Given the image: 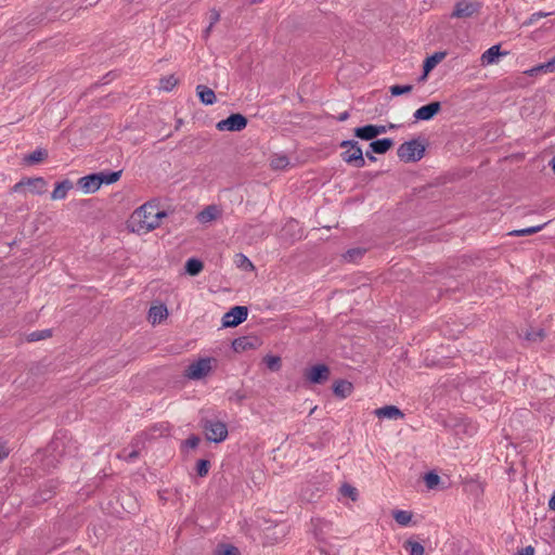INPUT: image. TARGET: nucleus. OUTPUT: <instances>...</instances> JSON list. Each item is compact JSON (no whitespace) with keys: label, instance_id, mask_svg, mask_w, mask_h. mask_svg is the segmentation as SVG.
Here are the masks:
<instances>
[{"label":"nucleus","instance_id":"obj_36","mask_svg":"<svg viewBox=\"0 0 555 555\" xmlns=\"http://www.w3.org/2000/svg\"><path fill=\"white\" fill-rule=\"evenodd\" d=\"M340 493L345 496L350 498L352 501H356L358 498V491L354 487L348 483H344L340 487Z\"/></svg>","mask_w":555,"mask_h":555},{"label":"nucleus","instance_id":"obj_12","mask_svg":"<svg viewBox=\"0 0 555 555\" xmlns=\"http://www.w3.org/2000/svg\"><path fill=\"white\" fill-rule=\"evenodd\" d=\"M78 185L83 193L90 194L96 192L101 188L102 181L98 173H92L80 178L78 180Z\"/></svg>","mask_w":555,"mask_h":555},{"label":"nucleus","instance_id":"obj_39","mask_svg":"<svg viewBox=\"0 0 555 555\" xmlns=\"http://www.w3.org/2000/svg\"><path fill=\"white\" fill-rule=\"evenodd\" d=\"M50 335H51V332L49 330L37 331V332H33L28 335V340L29 341H38V340L49 337Z\"/></svg>","mask_w":555,"mask_h":555},{"label":"nucleus","instance_id":"obj_49","mask_svg":"<svg viewBox=\"0 0 555 555\" xmlns=\"http://www.w3.org/2000/svg\"><path fill=\"white\" fill-rule=\"evenodd\" d=\"M548 508L555 511V493L551 496L548 501Z\"/></svg>","mask_w":555,"mask_h":555},{"label":"nucleus","instance_id":"obj_44","mask_svg":"<svg viewBox=\"0 0 555 555\" xmlns=\"http://www.w3.org/2000/svg\"><path fill=\"white\" fill-rule=\"evenodd\" d=\"M219 17H220V15H219L218 12H216V11L211 12V14H210V24H209V26H208V28L206 30L207 34L210 31L212 25L219 21Z\"/></svg>","mask_w":555,"mask_h":555},{"label":"nucleus","instance_id":"obj_6","mask_svg":"<svg viewBox=\"0 0 555 555\" xmlns=\"http://www.w3.org/2000/svg\"><path fill=\"white\" fill-rule=\"evenodd\" d=\"M247 126V118L242 114H232L228 118L217 122L216 128L219 131H241Z\"/></svg>","mask_w":555,"mask_h":555},{"label":"nucleus","instance_id":"obj_17","mask_svg":"<svg viewBox=\"0 0 555 555\" xmlns=\"http://www.w3.org/2000/svg\"><path fill=\"white\" fill-rule=\"evenodd\" d=\"M379 418L399 420L403 417V413L395 405H386L374 411Z\"/></svg>","mask_w":555,"mask_h":555},{"label":"nucleus","instance_id":"obj_18","mask_svg":"<svg viewBox=\"0 0 555 555\" xmlns=\"http://www.w3.org/2000/svg\"><path fill=\"white\" fill-rule=\"evenodd\" d=\"M444 52H437L431 56H428L424 62V74L421 77V80H425L428 74L444 59Z\"/></svg>","mask_w":555,"mask_h":555},{"label":"nucleus","instance_id":"obj_11","mask_svg":"<svg viewBox=\"0 0 555 555\" xmlns=\"http://www.w3.org/2000/svg\"><path fill=\"white\" fill-rule=\"evenodd\" d=\"M386 127L385 126H377V125H366L363 127H358L354 129L356 137L362 139V140H372L376 138L377 135L385 133Z\"/></svg>","mask_w":555,"mask_h":555},{"label":"nucleus","instance_id":"obj_38","mask_svg":"<svg viewBox=\"0 0 555 555\" xmlns=\"http://www.w3.org/2000/svg\"><path fill=\"white\" fill-rule=\"evenodd\" d=\"M238 548L233 545H221L216 550V555H238Z\"/></svg>","mask_w":555,"mask_h":555},{"label":"nucleus","instance_id":"obj_29","mask_svg":"<svg viewBox=\"0 0 555 555\" xmlns=\"http://www.w3.org/2000/svg\"><path fill=\"white\" fill-rule=\"evenodd\" d=\"M178 83V79L173 75H169L163 77L159 80V89L163 91H171L176 85Z\"/></svg>","mask_w":555,"mask_h":555},{"label":"nucleus","instance_id":"obj_33","mask_svg":"<svg viewBox=\"0 0 555 555\" xmlns=\"http://www.w3.org/2000/svg\"><path fill=\"white\" fill-rule=\"evenodd\" d=\"M47 157L44 150H36L25 157V162L28 164H36L43 160Z\"/></svg>","mask_w":555,"mask_h":555},{"label":"nucleus","instance_id":"obj_46","mask_svg":"<svg viewBox=\"0 0 555 555\" xmlns=\"http://www.w3.org/2000/svg\"><path fill=\"white\" fill-rule=\"evenodd\" d=\"M9 455V448L2 441H0V461L5 459Z\"/></svg>","mask_w":555,"mask_h":555},{"label":"nucleus","instance_id":"obj_27","mask_svg":"<svg viewBox=\"0 0 555 555\" xmlns=\"http://www.w3.org/2000/svg\"><path fill=\"white\" fill-rule=\"evenodd\" d=\"M270 165L273 169H285L289 165V160L285 155H274L271 158Z\"/></svg>","mask_w":555,"mask_h":555},{"label":"nucleus","instance_id":"obj_2","mask_svg":"<svg viewBox=\"0 0 555 555\" xmlns=\"http://www.w3.org/2000/svg\"><path fill=\"white\" fill-rule=\"evenodd\" d=\"M217 359L212 357L199 358L188 365L184 376L191 380L203 379L217 367Z\"/></svg>","mask_w":555,"mask_h":555},{"label":"nucleus","instance_id":"obj_30","mask_svg":"<svg viewBox=\"0 0 555 555\" xmlns=\"http://www.w3.org/2000/svg\"><path fill=\"white\" fill-rule=\"evenodd\" d=\"M235 263L238 268L245 271H253L255 269L253 262L243 254L235 256Z\"/></svg>","mask_w":555,"mask_h":555},{"label":"nucleus","instance_id":"obj_21","mask_svg":"<svg viewBox=\"0 0 555 555\" xmlns=\"http://www.w3.org/2000/svg\"><path fill=\"white\" fill-rule=\"evenodd\" d=\"M72 188L73 183L69 180L57 183L51 194V198L54 201L64 199Z\"/></svg>","mask_w":555,"mask_h":555},{"label":"nucleus","instance_id":"obj_43","mask_svg":"<svg viewBox=\"0 0 555 555\" xmlns=\"http://www.w3.org/2000/svg\"><path fill=\"white\" fill-rule=\"evenodd\" d=\"M185 446L190 449H195L199 443V438L196 436H192L185 440Z\"/></svg>","mask_w":555,"mask_h":555},{"label":"nucleus","instance_id":"obj_20","mask_svg":"<svg viewBox=\"0 0 555 555\" xmlns=\"http://www.w3.org/2000/svg\"><path fill=\"white\" fill-rule=\"evenodd\" d=\"M196 92L203 104L211 105L216 102V94L210 88L199 85L196 88Z\"/></svg>","mask_w":555,"mask_h":555},{"label":"nucleus","instance_id":"obj_34","mask_svg":"<svg viewBox=\"0 0 555 555\" xmlns=\"http://www.w3.org/2000/svg\"><path fill=\"white\" fill-rule=\"evenodd\" d=\"M424 481L428 489H434L439 485L440 477L436 473L430 472L424 476Z\"/></svg>","mask_w":555,"mask_h":555},{"label":"nucleus","instance_id":"obj_32","mask_svg":"<svg viewBox=\"0 0 555 555\" xmlns=\"http://www.w3.org/2000/svg\"><path fill=\"white\" fill-rule=\"evenodd\" d=\"M404 547L410 552V555H424L425 553V548L421 543L411 540L404 543Z\"/></svg>","mask_w":555,"mask_h":555},{"label":"nucleus","instance_id":"obj_7","mask_svg":"<svg viewBox=\"0 0 555 555\" xmlns=\"http://www.w3.org/2000/svg\"><path fill=\"white\" fill-rule=\"evenodd\" d=\"M247 315L248 310L246 307L235 306L224 313L222 317V325L224 327H235L243 323L247 319Z\"/></svg>","mask_w":555,"mask_h":555},{"label":"nucleus","instance_id":"obj_9","mask_svg":"<svg viewBox=\"0 0 555 555\" xmlns=\"http://www.w3.org/2000/svg\"><path fill=\"white\" fill-rule=\"evenodd\" d=\"M47 185L43 178H33L15 184L14 190L18 192L22 188L27 186L33 194H43L47 191Z\"/></svg>","mask_w":555,"mask_h":555},{"label":"nucleus","instance_id":"obj_22","mask_svg":"<svg viewBox=\"0 0 555 555\" xmlns=\"http://www.w3.org/2000/svg\"><path fill=\"white\" fill-rule=\"evenodd\" d=\"M392 143L393 142L391 139L385 138V139L373 141L370 144V147L373 153L384 154L392 146Z\"/></svg>","mask_w":555,"mask_h":555},{"label":"nucleus","instance_id":"obj_25","mask_svg":"<svg viewBox=\"0 0 555 555\" xmlns=\"http://www.w3.org/2000/svg\"><path fill=\"white\" fill-rule=\"evenodd\" d=\"M203 262L196 258H190L185 263V272L191 276L199 274L203 270Z\"/></svg>","mask_w":555,"mask_h":555},{"label":"nucleus","instance_id":"obj_40","mask_svg":"<svg viewBox=\"0 0 555 555\" xmlns=\"http://www.w3.org/2000/svg\"><path fill=\"white\" fill-rule=\"evenodd\" d=\"M538 70H542V72H545V73H547V72H555V56L551 61H548V62L538 66L537 68L532 69V72H538Z\"/></svg>","mask_w":555,"mask_h":555},{"label":"nucleus","instance_id":"obj_1","mask_svg":"<svg viewBox=\"0 0 555 555\" xmlns=\"http://www.w3.org/2000/svg\"><path fill=\"white\" fill-rule=\"evenodd\" d=\"M167 214L154 203L137 208L130 217L129 227L137 233H149L158 228Z\"/></svg>","mask_w":555,"mask_h":555},{"label":"nucleus","instance_id":"obj_14","mask_svg":"<svg viewBox=\"0 0 555 555\" xmlns=\"http://www.w3.org/2000/svg\"><path fill=\"white\" fill-rule=\"evenodd\" d=\"M331 530V524L322 518L311 519V532L318 541H324Z\"/></svg>","mask_w":555,"mask_h":555},{"label":"nucleus","instance_id":"obj_48","mask_svg":"<svg viewBox=\"0 0 555 555\" xmlns=\"http://www.w3.org/2000/svg\"><path fill=\"white\" fill-rule=\"evenodd\" d=\"M348 118H349V113H348V112H343V113H340V114H339V116L337 117V119H338L339 121H345V120H347Z\"/></svg>","mask_w":555,"mask_h":555},{"label":"nucleus","instance_id":"obj_24","mask_svg":"<svg viewBox=\"0 0 555 555\" xmlns=\"http://www.w3.org/2000/svg\"><path fill=\"white\" fill-rule=\"evenodd\" d=\"M392 516L395 518V520L400 525V526H403V527H406L410 525L411 520H412V513L409 512V511H403V509H396L392 512Z\"/></svg>","mask_w":555,"mask_h":555},{"label":"nucleus","instance_id":"obj_53","mask_svg":"<svg viewBox=\"0 0 555 555\" xmlns=\"http://www.w3.org/2000/svg\"><path fill=\"white\" fill-rule=\"evenodd\" d=\"M538 336H539L540 338H543V336H544L543 332H542V331H540V332L538 333Z\"/></svg>","mask_w":555,"mask_h":555},{"label":"nucleus","instance_id":"obj_19","mask_svg":"<svg viewBox=\"0 0 555 555\" xmlns=\"http://www.w3.org/2000/svg\"><path fill=\"white\" fill-rule=\"evenodd\" d=\"M168 315V310L165 305L153 306L149 311V320L152 324L160 323Z\"/></svg>","mask_w":555,"mask_h":555},{"label":"nucleus","instance_id":"obj_16","mask_svg":"<svg viewBox=\"0 0 555 555\" xmlns=\"http://www.w3.org/2000/svg\"><path fill=\"white\" fill-rule=\"evenodd\" d=\"M221 215V209L216 205H209L197 215L201 223H208L216 220Z\"/></svg>","mask_w":555,"mask_h":555},{"label":"nucleus","instance_id":"obj_54","mask_svg":"<svg viewBox=\"0 0 555 555\" xmlns=\"http://www.w3.org/2000/svg\"><path fill=\"white\" fill-rule=\"evenodd\" d=\"M262 0H251L253 3L261 2Z\"/></svg>","mask_w":555,"mask_h":555},{"label":"nucleus","instance_id":"obj_10","mask_svg":"<svg viewBox=\"0 0 555 555\" xmlns=\"http://www.w3.org/2000/svg\"><path fill=\"white\" fill-rule=\"evenodd\" d=\"M330 376V370L324 364H318L306 372V377L309 382L313 384H321L328 379Z\"/></svg>","mask_w":555,"mask_h":555},{"label":"nucleus","instance_id":"obj_5","mask_svg":"<svg viewBox=\"0 0 555 555\" xmlns=\"http://www.w3.org/2000/svg\"><path fill=\"white\" fill-rule=\"evenodd\" d=\"M205 434L208 440L214 442H221L228 437V427L225 423L210 420L204 425Z\"/></svg>","mask_w":555,"mask_h":555},{"label":"nucleus","instance_id":"obj_52","mask_svg":"<svg viewBox=\"0 0 555 555\" xmlns=\"http://www.w3.org/2000/svg\"><path fill=\"white\" fill-rule=\"evenodd\" d=\"M552 168H553V170L555 172V157L552 159Z\"/></svg>","mask_w":555,"mask_h":555},{"label":"nucleus","instance_id":"obj_47","mask_svg":"<svg viewBox=\"0 0 555 555\" xmlns=\"http://www.w3.org/2000/svg\"><path fill=\"white\" fill-rule=\"evenodd\" d=\"M534 550L532 546H527L518 551L515 555H533Z\"/></svg>","mask_w":555,"mask_h":555},{"label":"nucleus","instance_id":"obj_45","mask_svg":"<svg viewBox=\"0 0 555 555\" xmlns=\"http://www.w3.org/2000/svg\"><path fill=\"white\" fill-rule=\"evenodd\" d=\"M362 255V251L360 249H351L346 254V258L349 260H354L357 257H360Z\"/></svg>","mask_w":555,"mask_h":555},{"label":"nucleus","instance_id":"obj_26","mask_svg":"<svg viewBox=\"0 0 555 555\" xmlns=\"http://www.w3.org/2000/svg\"><path fill=\"white\" fill-rule=\"evenodd\" d=\"M546 224L547 223H543V224L535 225V227H529V228H525V229H520V230H514V231L509 232V235H514V236L531 235V234L540 232L542 229H544V227Z\"/></svg>","mask_w":555,"mask_h":555},{"label":"nucleus","instance_id":"obj_42","mask_svg":"<svg viewBox=\"0 0 555 555\" xmlns=\"http://www.w3.org/2000/svg\"><path fill=\"white\" fill-rule=\"evenodd\" d=\"M139 456V451L138 450H132L130 452H127L126 450L122 451V453L120 454V457L125 459L126 461H133L135 460L137 457Z\"/></svg>","mask_w":555,"mask_h":555},{"label":"nucleus","instance_id":"obj_37","mask_svg":"<svg viewBox=\"0 0 555 555\" xmlns=\"http://www.w3.org/2000/svg\"><path fill=\"white\" fill-rule=\"evenodd\" d=\"M412 88L413 87L411 85H404V86L395 85V86L390 87L389 91H390L391 95L398 96L401 94L409 93L412 90Z\"/></svg>","mask_w":555,"mask_h":555},{"label":"nucleus","instance_id":"obj_23","mask_svg":"<svg viewBox=\"0 0 555 555\" xmlns=\"http://www.w3.org/2000/svg\"><path fill=\"white\" fill-rule=\"evenodd\" d=\"M333 390L336 396L346 398L352 391V384L347 380H338L334 384Z\"/></svg>","mask_w":555,"mask_h":555},{"label":"nucleus","instance_id":"obj_3","mask_svg":"<svg viewBox=\"0 0 555 555\" xmlns=\"http://www.w3.org/2000/svg\"><path fill=\"white\" fill-rule=\"evenodd\" d=\"M340 146L345 149L341 153V158L347 164L353 165L357 168L365 166L363 152L357 141H343Z\"/></svg>","mask_w":555,"mask_h":555},{"label":"nucleus","instance_id":"obj_35","mask_svg":"<svg viewBox=\"0 0 555 555\" xmlns=\"http://www.w3.org/2000/svg\"><path fill=\"white\" fill-rule=\"evenodd\" d=\"M251 346L250 339L247 337H241L233 341V348L235 351H243Z\"/></svg>","mask_w":555,"mask_h":555},{"label":"nucleus","instance_id":"obj_13","mask_svg":"<svg viewBox=\"0 0 555 555\" xmlns=\"http://www.w3.org/2000/svg\"><path fill=\"white\" fill-rule=\"evenodd\" d=\"M441 109V105L439 102H431L427 105H424L417 108L413 117L416 120H430Z\"/></svg>","mask_w":555,"mask_h":555},{"label":"nucleus","instance_id":"obj_50","mask_svg":"<svg viewBox=\"0 0 555 555\" xmlns=\"http://www.w3.org/2000/svg\"><path fill=\"white\" fill-rule=\"evenodd\" d=\"M547 14H544L542 12H539V13H534L532 15V18L531 20H534V18H540V17H543V16H546Z\"/></svg>","mask_w":555,"mask_h":555},{"label":"nucleus","instance_id":"obj_31","mask_svg":"<svg viewBox=\"0 0 555 555\" xmlns=\"http://www.w3.org/2000/svg\"><path fill=\"white\" fill-rule=\"evenodd\" d=\"M263 362L271 371H279L281 369V358L278 356L268 354L263 358Z\"/></svg>","mask_w":555,"mask_h":555},{"label":"nucleus","instance_id":"obj_8","mask_svg":"<svg viewBox=\"0 0 555 555\" xmlns=\"http://www.w3.org/2000/svg\"><path fill=\"white\" fill-rule=\"evenodd\" d=\"M480 10V3L477 1L462 0L455 4L452 13L453 17L466 18L476 14Z\"/></svg>","mask_w":555,"mask_h":555},{"label":"nucleus","instance_id":"obj_4","mask_svg":"<svg viewBox=\"0 0 555 555\" xmlns=\"http://www.w3.org/2000/svg\"><path fill=\"white\" fill-rule=\"evenodd\" d=\"M425 153V146L417 140H411L402 143L398 147V156L405 163L420 160Z\"/></svg>","mask_w":555,"mask_h":555},{"label":"nucleus","instance_id":"obj_28","mask_svg":"<svg viewBox=\"0 0 555 555\" xmlns=\"http://www.w3.org/2000/svg\"><path fill=\"white\" fill-rule=\"evenodd\" d=\"M102 184H112L119 180L121 171L99 172Z\"/></svg>","mask_w":555,"mask_h":555},{"label":"nucleus","instance_id":"obj_15","mask_svg":"<svg viewBox=\"0 0 555 555\" xmlns=\"http://www.w3.org/2000/svg\"><path fill=\"white\" fill-rule=\"evenodd\" d=\"M507 54L506 52L500 51V46L495 44L486 50L480 57V62L482 66H489L492 64H496L501 55Z\"/></svg>","mask_w":555,"mask_h":555},{"label":"nucleus","instance_id":"obj_51","mask_svg":"<svg viewBox=\"0 0 555 555\" xmlns=\"http://www.w3.org/2000/svg\"><path fill=\"white\" fill-rule=\"evenodd\" d=\"M366 157L371 160H375V157L373 155H371L370 152H366Z\"/></svg>","mask_w":555,"mask_h":555},{"label":"nucleus","instance_id":"obj_41","mask_svg":"<svg viewBox=\"0 0 555 555\" xmlns=\"http://www.w3.org/2000/svg\"><path fill=\"white\" fill-rule=\"evenodd\" d=\"M209 469V462L206 460H199L197 463V473L199 476L207 475Z\"/></svg>","mask_w":555,"mask_h":555}]
</instances>
